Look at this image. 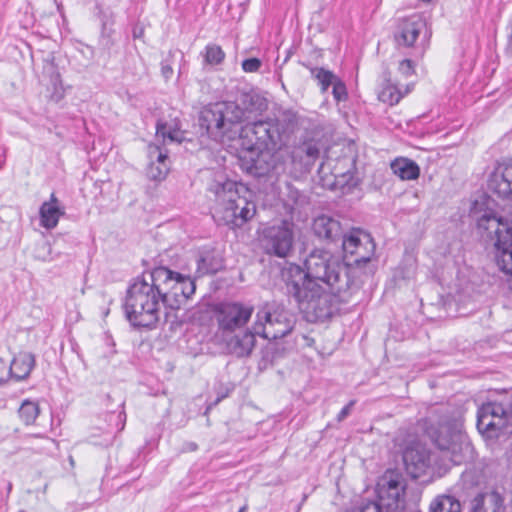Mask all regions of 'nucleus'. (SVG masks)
<instances>
[{"mask_svg":"<svg viewBox=\"0 0 512 512\" xmlns=\"http://www.w3.org/2000/svg\"><path fill=\"white\" fill-rule=\"evenodd\" d=\"M342 248L349 266L369 262L375 252V244L370 234L359 229L343 236Z\"/></svg>","mask_w":512,"mask_h":512,"instance_id":"12","label":"nucleus"},{"mask_svg":"<svg viewBox=\"0 0 512 512\" xmlns=\"http://www.w3.org/2000/svg\"><path fill=\"white\" fill-rule=\"evenodd\" d=\"M360 512H391V511H390L389 507L383 506L379 502L371 501V502L364 504L361 507Z\"/></svg>","mask_w":512,"mask_h":512,"instance_id":"36","label":"nucleus"},{"mask_svg":"<svg viewBox=\"0 0 512 512\" xmlns=\"http://www.w3.org/2000/svg\"><path fill=\"white\" fill-rule=\"evenodd\" d=\"M333 175L335 177V179H337L338 177H343V178H346V174L345 173H341L339 172L336 167L333 168Z\"/></svg>","mask_w":512,"mask_h":512,"instance_id":"43","label":"nucleus"},{"mask_svg":"<svg viewBox=\"0 0 512 512\" xmlns=\"http://www.w3.org/2000/svg\"><path fill=\"white\" fill-rule=\"evenodd\" d=\"M305 269L303 271L299 266L291 267L286 282L303 283L308 279L314 280L321 285L326 284L333 294L343 300H346L349 293L359 288L358 284L351 279L349 264L329 251L313 250L305 260Z\"/></svg>","mask_w":512,"mask_h":512,"instance_id":"2","label":"nucleus"},{"mask_svg":"<svg viewBox=\"0 0 512 512\" xmlns=\"http://www.w3.org/2000/svg\"><path fill=\"white\" fill-rule=\"evenodd\" d=\"M504 498L497 491H487L476 495L471 501V512H501Z\"/></svg>","mask_w":512,"mask_h":512,"instance_id":"18","label":"nucleus"},{"mask_svg":"<svg viewBox=\"0 0 512 512\" xmlns=\"http://www.w3.org/2000/svg\"><path fill=\"white\" fill-rule=\"evenodd\" d=\"M43 248L47 249L48 251H50L51 247H50V245L48 243H45V244H43Z\"/></svg>","mask_w":512,"mask_h":512,"instance_id":"48","label":"nucleus"},{"mask_svg":"<svg viewBox=\"0 0 512 512\" xmlns=\"http://www.w3.org/2000/svg\"><path fill=\"white\" fill-rule=\"evenodd\" d=\"M408 93V88L403 92L396 84L392 83L390 80H385L378 93V99L383 103L395 105Z\"/></svg>","mask_w":512,"mask_h":512,"instance_id":"24","label":"nucleus"},{"mask_svg":"<svg viewBox=\"0 0 512 512\" xmlns=\"http://www.w3.org/2000/svg\"><path fill=\"white\" fill-rule=\"evenodd\" d=\"M251 112L241 108L235 102H218L202 109L199 125L207 134L218 139H234L239 132V146L257 157L265 151L275 150L278 145L279 132L272 121L247 123Z\"/></svg>","mask_w":512,"mask_h":512,"instance_id":"1","label":"nucleus"},{"mask_svg":"<svg viewBox=\"0 0 512 512\" xmlns=\"http://www.w3.org/2000/svg\"><path fill=\"white\" fill-rule=\"evenodd\" d=\"M202 55L204 57V63L207 65H219L225 59V52L219 45L213 43L205 47Z\"/></svg>","mask_w":512,"mask_h":512,"instance_id":"30","label":"nucleus"},{"mask_svg":"<svg viewBox=\"0 0 512 512\" xmlns=\"http://www.w3.org/2000/svg\"><path fill=\"white\" fill-rule=\"evenodd\" d=\"M50 82L54 90L51 95V100L54 102H60L65 96V90L62 84L60 73L57 71H53V73L50 76Z\"/></svg>","mask_w":512,"mask_h":512,"instance_id":"32","label":"nucleus"},{"mask_svg":"<svg viewBox=\"0 0 512 512\" xmlns=\"http://www.w3.org/2000/svg\"><path fill=\"white\" fill-rule=\"evenodd\" d=\"M431 439L441 451L442 459L454 465L469 462L474 458V448L457 421L440 423L431 432Z\"/></svg>","mask_w":512,"mask_h":512,"instance_id":"6","label":"nucleus"},{"mask_svg":"<svg viewBox=\"0 0 512 512\" xmlns=\"http://www.w3.org/2000/svg\"><path fill=\"white\" fill-rule=\"evenodd\" d=\"M210 190L215 195V214L225 225L239 228L255 216L256 204L243 184L225 180L214 183Z\"/></svg>","mask_w":512,"mask_h":512,"instance_id":"5","label":"nucleus"},{"mask_svg":"<svg viewBox=\"0 0 512 512\" xmlns=\"http://www.w3.org/2000/svg\"><path fill=\"white\" fill-rule=\"evenodd\" d=\"M239 512H245V507L241 508Z\"/></svg>","mask_w":512,"mask_h":512,"instance_id":"52","label":"nucleus"},{"mask_svg":"<svg viewBox=\"0 0 512 512\" xmlns=\"http://www.w3.org/2000/svg\"><path fill=\"white\" fill-rule=\"evenodd\" d=\"M321 149L322 145H320L318 141H306L302 145V150L305 152L306 156L310 158H318Z\"/></svg>","mask_w":512,"mask_h":512,"instance_id":"34","label":"nucleus"},{"mask_svg":"<svg viewBox=\"0 0 512 512\" xmlns=\"http://www.w3.org/2000/svg\"><path fill=\"white\" fill-rule=\"evenodd\" d=\"M35 365V356L30 352H20L14 357L9 374L16 380H23L28 377Z\"/></svg>","mask_w":512,"mask_h":512,"instance_id":"22","label":"nucleus"},{"mask_svg":"<svg viewBox=\"0 0 512 512\" xmlns=\"http://www.w3.org/2000/svg\"><path fill=\"white\" fill-rule=\"evenodd\" d=\"M429 512H462V505L455 496L442 494L432 500Z\"/></svg>","mask_w":512,"mask_h":512,"instance_id":"23","label":"nucleus"},{"mask_svg":"<svg viewBox=\"0 0 512 512\" xmlns=\"http://www.w3.org/2000/svg\"><path fill=\"white\" fill-rule=\"evenodd\" d=\"M187 449L190 451H195L197 449V444L194 442H190L187 444Z\"/></svg>","mask_w":512,"mask_h":512,"instance_id":"44","label":"nucleus"},{"mask_svg":"<svg viewBox=\"0 0 512 512\" xmlns=\"http://www.w3.org/2000/svg\"><path fill=\"white\" fill-rule=\"evenodd\" d=\"M64 211L59 206V201L52 193L49 201H45L39 210L40 224L46 229H53L57 226Z\"/></svg>","mask_w":512,"mask_h":512,"instance_id":"20","label":"nucleus"},{"mask_svg":"<svg viewBox=\"0 0 512 512\" xmlns=\"http://www.w3.org/2000/svg\"><path fill=\"white\" fill-rule=\"evenodd\" d=\"M262 65V62L258 58H248L242 62V69L245 72L253 73L257 72Z\"/></svg>","mask_w":512,"mask_h":512,"instance_id":"35","label":"nucleus"},{"mask_svg":"<svg viewBox=\"0 0 512 512\" xmlns=\"http://www.w3.org/2000/svg\"><path fill=\"white\" fill-rule=\"evenodd\" d=\"M477 429L480 433L492 431H505L508 433V409L497 402L483 404L477 412Z\"/></svg>","mask_w":512,"mask_h":512,"instance_id":"13","label":"nucleus"},{"mask_svg":"<svg viewBox=\"0 0 512 512\" xmlns=\"http://www.w3.org/2000/svg\"><path fill=\"white\" fill-rule=\"evenodd\" d=\"M399 71L404 76H410L414 73L413 62L409 59H404L399 64Z\"/></svg>","mask_w":512,"mask_h":512,"instance_id":"37","label":"nucleus"},{"mask_svg":"<svg viewBox=\"0 0 512 512\" xmlns=\"http://www.w3.org/2000/svg\"><path fill=\"white\" fill-rule=\"evenodd\" d=\"M18 414L25 425H32L40 414L39 404L36 401L24 400L18 409Z\"/></svg>","mask_w":512,"mask_h":512,"instance_id":"27","label":"nucleus"},{"mask_svg":"<svg viewBox=\"0 0 512 512\" xmlns=\"http://www.w3.org/2000/svg\"><path fill=\"white\" fill-rule=\"evenodd\" d=\"M388 485H389V490L390 491H395V495H396V497H398L399 496V491H398V484H397V482L392 480V481H389Z\"/></svg>","mask_w":512,"mask_h":512,"instance_id":"41","label":"nucleus"},{"mask_svg":"<svg viewBox=\"0 0 512 512\" xmlns=\"http://www.w3.org/2000/svg\"><path fill=\"white\" fill-rule=\"evenodd\" d=\"M162 306L161 292L154 278H149V273H144L130 285L124 310L134 327H155L160 320Z\"/></svg>","mask_w":512,"mask_h":512,"instance_id":"4","label":"nucleus"},{"mask_svg":"<svg viewBox=\"0 0 512 512\" xmlns=\"http://www.w3.org/2000/svg\"><path fill=\"white\" fill-rule=\"evenodd\" d=\"M4 369H5V367H4L3 363H2V362H0V370H4ZM1 383H3L2 378H0V384H1Z\"/></svg>","mask_w":512,"mask_h":512,"instance_id":"47","label":"nucleus"},{"mask_svg":"<svg viewBox=\"0 0 512 512\" xmlns=\"http://www.w3.org/2000/svg\"><path fill=\"white\" fill-rule=\"evenodd\" d=\"M167 158H168V156L166 154H163L162 152H160L157 157V160L162 161V160H166Z\"/></svg>","mask_w":512,"mask_h":512,"instance_id":"45","label":"nucleus"},{"mask_svg":"<svg viewBox=\"0 0 512 512\" xmlns=\"http://www.w3.org/2000/svg\"><path fill=\"white\" fill-rule=\"evenodd\" d=\"M161 292L163 306L179 309L195 293L196 285L190 277L173 272L166 267H157L149 272Z\"/></svg>","mask_w":512,"mask_h":512,"instance_id":"7","label":"nucleus"},{"mask_svg":"<svg viewBox=\"0 0 512 512\" xmlns=\"http://www.w3.org/2000/svg\"><path fill=\"white\" fill-rule=\"evenodd\" d=\"M69 463H70V465H71L72 467H74V465H75V461H74V459H73V457H72V456H69Z\"/></svg>","mask_w":512,"mask_h":512,"instance_id":"46","label":"nucleus"},{"mask_svg":"<svg viewBox=\"0 0 512 512\" xmlns=\"http://www.w3.org/2000/svg\"><path fill=\"white\" fill-rule=\"evenodd\" d=\"M331 164H332V162H320V165H319V168H318V172L320 174H323V173H325L326 169L327 170L332 169Z\"/></svg>","mask_w":512,"mask_h":512,"instance_id":"40","label":"nucleus"},{"mask_svg":"<svg viewBox=\"0 0 512 512\" xmlns=\"http://www.w3.org/2000/svg\"><path fill=\"white\" fill-rule=\"evenodd\" d=\"M493 182L499 195L503 197L512 195V165L504 166L500 174L495 173Z\"/></svg>","mask_w":512,"mask_h":512,"instance_id":"25","label":"nucleus"},{"mask_svg":"<svg viewBox=\"0 0 512 512\" xmlns=\"http://www.w3.org/2000/svg\"><path fill=\"white\" fill-rule=\"evenodd\" d=\"M287 289L307 312L314 314L315 319L324 320L333 314L332 296L320 283L310 279L303 283L287 282Z\"/></svg>","mask_w":512,"mask_h":512,"instance_id":"9","label":"nucleus"},{"mask_svg":"<svg viewBox=\"0 0 512 512\" xmlns=\"http://www.w3.org/2000/svg\"><path fill=\"white\" fill-rule=\"evenodd\" d=\"M331 86L333 87V97L337 102H341L347 99L346 86L338 77Z\"/></svg>","mask_w":512,"mask_h":512,"instance_id":"33","label":"nucleus"},{"mask_svg":"<svg viewBox=\"0 0 512 512\" xmlns=\"http://www.w3.org/2000/svg\"><path fill=\"white\" fill-rule=\"evenodd\" d=\"M471 216L476 220V230L481 239L496 249L495 262L504 274L509 287L512 288V225L498 216L497 213L486 209L481 213L478 202L473 204Z\"/></svg>","mask_w":512,"mask_h":512,"instance_id":"3","label":"nucleus"},{"mask_svg":"<svg viewBox=\"0 0 512 512\" xmlns=\"http://www.w3.org/2000/svg\"><path fill=\"white\" fill-rule=\"evenodd\" d=\"M405 470L413 479L424 475L430 467V453L424 447H408L403 453Z\"/></svg>","mask_w":512,"mask_h":512,"instance_id":"15","label":"nucleus"},{"mask_svg":"<svg viewBox=\"0 0 512 512\" xmlns=\"http://www.w3.org/2000/svg\"><path fill=\"white\" fill-rule=\"evenodd\" d=\"M509 430L508 433L512 434V403L508 410Z\"/></svg>","mask_w":512,"mask_h":512,"instance_id":"42","label":"nucleus"},{"mask_svg":"<svg viewBox=\"0 0 512 512\" xmlns=\"http://www.w3.org/2000/svg\"><path fill=\"white\" fill-rule=\"evenodd\" d=\"M253 311L252 305L240 302L220 303L214 309L218 328L223 333H231L245 326L250 320Z\"/></svg>","mask_w":512,"mask_h":512,"instance_id":"11","label":"nucleus"},{"mask_svg":"<svg viewBox=\"0 0 512 512\" xmlns=\"http://www.w3.org/2000/svg\"><path fill=\"white\" fill-rule=\"evenodd\" d=\"M355 401H350L345 407L342 408V410L337 415V421L341 422L343 421L351 412L352 407L354 406Z\"/></svg>","mask_w":512,"mask_h":512,"instance_id":"38","label":"nucleus"},{"mask_svg":"<svg viewBox=\"0 0 512 512\" xmlns=\"http://www.w3.org/2000/svg\"><path fill=\"white\" fill-rule=\"evenodd\" d=\"M240 167L255 178L270 177L271 162H240Z\"/></svg>","mask_w":512,"mask_h":512,"instance_id":"29","label":"nucleus"},{"mask_svg":"<svg viewBox=\"0 0 512 512\" xmlns=\"http://www.w3.org/2000/svg\"><path fill=\"white\" fill-rule=\"evenodd\" d=\"M161 72H162V75L166 78V79H169L172 74H173V69L172 67L165 63V62H162L161 64Z\"/></svg>","mask_w":512,"mask_h":512,"instance_id":"39","label":"nucleus"},{"mask_svg":"<svg viewBox=\"0 0 512 512\" xmlns=\"http://www.w3.org/2000/svg\"><path fill=\"white\" fill-rule=\"evenodd\" d=\"M294 324V314L282 304L266 303L256 314L254 330L264 339L275 340L289 334Z\"/></svg>","mask_w":512,"mask_h":512,"instance_id":"8","label":"nucleus"},{"mask_svg":"<svg viewBox=\"0 0 512 512\" xmlns=\"http://www.w3.org/2000/svg\"><path fill=\"white\" fill-rule=\"evenodd\" d=\"M394 160L400 161V160H409L406 157H396Z\"/></svg>","mask_w":512,"mask_h":512,"instance_id":"49","label":"nucleus"},{"mask_svg":"<svg viewBox=\"0 0 512 512\" xmlns=\"http://www.w3.org/2000/svg\"><path fill=\"white\" fill-rule=\"evenodd\" d=\"M309 70L311 77L317 81L323 93L326 92L337 79V76L332 71L322 67H309Z\"/></svg>","mask_w":512,"mask_h":512,"instance_id":"28","label":"nucleus"},{"mask_svg":"<svg viewBox=\"0 0 512 512\" xmlns=\"http://www.w3.org/2000/svg\"><path fill=\"white\" fill-rule=\"evenodd\" d=\"M46 440H47L49 443H51V444H55V441H54V440H52V439H50V438H46Z\"/></svg>","mask_w":512,"mask_h":512,"instance_id":"50","label":"nucleus"},{"mask_svg":"<svg viewBox=\"0 0 512 512\" xmlns=\"http://www.w3.org/2000/svg\"><path fill=\"white\" fill-rule=\"evenodd\" d=\"M311 228L316 237L331 242L340 239L343 233L340 222L336 218L325 214L315 217Z\"/></svg>","mask_w":512,"mask_h":512,"instance_id":"16","label":"nucleus"},{"mask_svg":"<svg viewBox=\"0 0 512 512\" xmlns=\"http://www.w3.org/2000/svg\"><path fill=\"white\" fill-rule=\"evenodd\" d=\"M42 260H43V261H48V260H51V258L46 257V256H43V257H42Z\"/></svg>","mask_w":512,"mask_h":512,"instance_id":"51","label":"nucleus"},{"mask_svg":"<svg viewBox=\"0 0 512 512\" xmlns=\"http://www.w3.org/2000/svg\"><path fill=\"white\" fill-rule=\"evenodd\" d=\"M256 335H258L254 326L252 329L234 334L230 338L226 339V348L228 352L236 357L249 356L256 343Z\"/></svg>","mask_w":512,"mask_h":512,"instance_id":"17","label":"nucleus"},{"mask_svg":"<svg viewBox=\"0 0 512 512\" xmlns=\"http://www.w3.org/2000/svg\"><path fill=\"white\" fill-rule=\"evenodd\" d=\"M156 134L162 137L165 144H181L188 140L187 133L181 129L177 119L169 122H158Z\"/></svg>","mask_w":512,"mask_h":512,"instance_id":"21","label":"nucleus"},{"mask_svg":"<svg viewBox=\"0 0 512 512\" xmlns=\"http://www.w3.org/2000/svg\"><path fill=\"white\" fill-rule=\"evenodd\" d=\"M294 239V223L289 220L267 225L259 231V241L263 250L268 255L279 258H287L293 253Z\"/></svg>","mask_w":512,"mask_h":512,"instance_id":"10","label":"nucleus"},{"mask_svg":"<svg viewBox=\"0 0 512 512\" xmlns=\"http://www.w3.org/2000/svg\"><path fill=\"white\" fill-rule=\"evenodd\" d=\"M428 41L430 33L427 30L425 18L420 14H413L399 21L394 38L399 46L412 47L417 39Z\"/></svg>","mask_w":512,"mask_h":512,"instance_id":"14","label":"nucleus"},{"mask_svg":"<svg viewBox=\"0 0 512 512\" xmlns=\"http://www.w3.org/2000/svg\"><path fill=\"white\" fill-rule=\"evenodd\" d=\"M390 166L392 171L402 180H414L420 174L416 162H390Z\"/></svg>","mask_w":512,"mask_h":512,"instance_id":"26","label":"nucleus"},{"mask_svg":"<svg viewBox=\"0 0 512 512\" xmlns=\"http://www.w3.org/2000/svg\"><path fill=\"white\" fill-rule=\"evenodd\" d=\"M170 171L167 162H149L145 172L147 177L153 181H162Z\"/></svg>","mask_w":512,"mask_h":512,"instance_id":"31","label":"nucleus"},{"mask_svg":"<svg viewBox=\"0 0 512 512\" xmlns=\"http://www.w3.org/2000/svg\"><path fill=\"white\" fill-rule=\"evenodd\" d=\"M223 267V259L220 253L212 248H204L199 252L197 259L198 276L215 274Z\"/></svg>","mask_w":512,"mask_h":512,"instance_id":"19","label":"nucleus"}]
</instances>
